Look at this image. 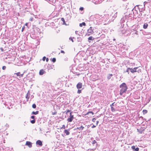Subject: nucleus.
Masks as SVG:
<instances>
[{"label":"nucleus","instance_id":"9b49d317","mask_svg":"<svg viewBox=\"0 0 151 151\" xmlns=\"http://www.w3.org/2000/svg\"><path fill=\"white\" fill-rule=\"evenodd\" d=\"M36 144L37 145H38L40 146H41L42 145V143L41 141L40 140H38L36 142Z\"/></svg>","mask_w":151,"mask_h":151},{"label":"nucleus","instance_id":"6e6552de","mask_svg":"<svg viewBox=\"0 0 151 151\" xmlns=\"http://www.w3.org/2000/svg\"><path fill=\"white\" fill-rule=\"evenodd\" d=\"M127 17L126 16H125L122 18L120 20V23L121 24L124 22L125 20L127 21Z\"/></svg>","mask_w":151,"mask_h":151},{"label":"nucleus","instance_id":"bf43d9fd","mask_svg":"<svg viewBox=\"0 0 151 151\" xmlns=\"http://www.w3.org/2000/svg\"><path fill=\"white\" fill-rule=\"evenodd\" d=\"M77 32H78V31H76L75 32H76V34H77Z\"/></svg>","mask_w":151,"mask_h":151},{"label":"nucleus","instance_id":"09e8293b","mask_svg":"<svg viewBox=\"0 0 151 151\" xmlns=\"http://www.w3.org/2000/svg\"><path fill=\"white\" fill-rule=\"evenodd\" d=\"M147 3V2L146 1H145L144 2V6H145V5Z\"/></svg>","mask_w":151,"mask_h":151},{"label":"nucleus","instance_id":"49530a36","mask_svg":"<svg viewBox=\"0 0 151 151\" xmlns=\"http://www.w3.org/2000/svg\"><path fill=\"white\" fill-rule=\"evenodd\" d=\"M96 119L95 118H93V119H92V121L94 122H95V121H96Z\"/></svg>","mask_w":151,"mask_h":151},{"label":"nucleus","instance_id":"423d86ee","mask_svg":"<svg viewBox=\"0 0 151 151\" xmlns=\"http://www.w3.org/2000/svg\"><path fill=\"white\" fill-rule=\"evenodd\" d=\"M78 126L79 127H77L76 129H78L79 130H83L84 128V127L83 126L82 123H80Z\"/></svg>","mask_w":151,"mask_h":151},{"label":"nucleus","instance_id":"680f3d73","mask_svg":"<svg viewBox=\"0 0 151 151\" xmlns=\"http://www.w3.org/2000/svg\"><path fill=\"white\" fill-rule=\"evenodd\" d=\"M122 0V1H126L127 0Z\"/></svg>","mask_w":151,"mask_h":151},{"label":"nucleus","instance_id":"a878e982","mask_svg":"<svg viewBox=\"0 0 151 151\" xmlns=\"http://www.w3.org/2000/svg\"><path fill=\"white\" fill-rule=\"evenodd\" d=\"M129 69V71H130L132 73H134V70L133 69H132V68H130V69Z\"/></svg>","mask_w":151,"mask_h":151},{"label":"nucleus","instance_id":"69168bd1","mask_svg":"<svg viewBox=\"0 0 151 151\" xmlns=\"http://www.w3.org/2000/svg\"><path fill=\"white\" fill-rule=\"evenodd\" d=\"M27 23H26V25H27Z\"/></svg>","mask_w":151,"mask_h":151},{"label":"nucleus","instance_id":"39448f33","mask_svg":"<svg viewBox=\"0 0 151 151\" xmlns=\"http://www.w3.org/2000/svg\"><path fill=\"white\" fill-rule=\"evenodd\" d=\"M72 112L70 113V116L67 119V121L68 122H72L74 119V116L72 114Z\"/></svg>","mask_w":151,"mask_h":151},{"label":"nucleus","instance_id":"dca6fc26","mask_svg":"<svg viewBox=\"0 0 151 151\" xmlns=\"http://www.w3.org/2000/svg\"><path fill=\"white\" fill-rule=\"evenodd\" d=\"M113 76V75L112 74H109L107 76L108 79H110L112 77V76Z\"/></svg>","mask_w":151,"mask_h":151},{"label":"nucleus","instance_id":"ddd939ff","mask_svg":"<svg viewBox=\"0 0 151 151\" xmlns=\"http://www.w3.org/2000/svg\"><path fill=\"white\" fill-rule=\"evenodd\" d=\"M24 72L22 74H21L20 72H18L17 73H15L17 76H20V77H22L23 76Z\"/></svg>","mask_w":151,"mask_h":151},{"label":"nucleus","instance_id":"0e129e2a","mask_svg":"<svg viewBox=\"0 0 151 151\" xmlns=\"http://www.w3.org/2000/svg\"><path fill=\"white\" fill-rule=\"evenodd\" d=\"M140 12H142V11H140Z\"/></svg>","mask_w":151,"mask_h":151},{"label":"nucleus","instance_id":"7c9ffc66","mask_svg":"<svg viewBox=\"0 0 151 151\" xmlns=\"http://www.w3.org/2000/svg\"><path fill=\"white\" fill-rule=\"evenodd\" d=\"M30 122L32 124H34L35 122V119H33V120H31Z\"/></svg>","mask_w":151,"mask_h":151},{"label":"nucleus","instance_id":"4468645a","mask_svg":"<svg viewBox=\"0 0 151 151\" xmlns=\"http://www.w3.org/2000/svg\"><path fill=\"white\" fill-rule=\"evenodd\" d=\"M45 73V72L43 69L40 70L39 72V74L40 75H42Z\"/></svg>","mask_w":151,"mask_h":151},{"label":"nucleus","instance_id":"72a5a7b5","mask_svg":"<svg viewBox=\"0 0 151 151\" xmlns=\"http://www.w3.org/2000/svg\"><path fill=\"white\" fill-rule=\"evenodd\" d=\"M83 9L84 8L83 7H81L79 9V10L81 11L83 10Z\"/></svg>","mask_w":151,"mask_h":151},{"label":"nucleus","instance_id":"cd10ccee","mask_svg":"<svg viewBox=\"0 0 151 151\" xmlns=\"http://www.w3.org/2000/svg\"><path fill=\"white\" fill-rule=\"evenodd\" d=\"M61 20L63 22V24H65V21L64 19L63 18H62L61 19Z\"/></svg>","mask_w":151,"mask_h":151},{"label":"nucleus","instance_id":"1a4fd4ad","mask_svg":"<svg viewBox=\"0 0 151 151\" xmlns=\"http://www.w3.org/2000/svg\"><path fill=\"white\" fill-rule=\"evenodd\" d=\"M111 15V17H112V19H112V21L117 17V12L115 13L114 14H113V13H112V14Z\"/></svg>","mask_w":151,"mask_h":151},{"label":"nucleus","instance_id":"4d7b16f0","mask_svg":"<svg viewBox=\"0 0 151 151\" xmlns=\"http://www.w3.org/2000/svg\"><path fill=\"white\" fill-rule=\"evenodd\" d=\"M121 85H126V84H125V83H123Z\"/></svg>","mask_w":151,"mask_h":151},{"label":"nucleus","instance_id":"bb28decb","mask_svg":"<svg viewBox=\"0 0 151 151\" xmlns=\"http://www.w3.org/2000/svg\"><path fill=\"white\" fill-rule=\"evenodd\" d=\"M82 86H76L77 88L78 89H80L82 88Z\"/></svg>","mask_w":151,"mask_h":151},{"label":"nucleus","instance_id":"de8ad7c7","mask_svg":"<svg viewBox=\"0 0 151 151\" xmlns=\"http://www.w3.org/2000/svg\"><path fill=\"white\" fill-rule=\"evenodd\" d=\"M82 83H81L79 82L77 84V85H82Z\"/></svg>","mask_w":151,"mask_h":151},{"label":"nucleus","instance_id":"2f4dec72","mask_svg":"<svg viewBox=\"0 0 151 151\" xmlns=\"http://www.w3.org/2000/svg\"><path fill=\"white\" fill-rule=\"evenodd\" d=\"M70 110H69L68 109V110H66L65 111V112H66V114H67L68 113V112H70Z\"/></svg>","mask_w":151,"mask_h":151},{"label":"nucleus","instance_id":"f257e3e1","mask_svg":"<svg viewBox=\"0 0 151 151\" xmlns=\"http://www.w3.org/2000/svg\"><path fill=\"white\" fill-rule=\"evenodd\" d=\"M91 19L93 21L96 25H99L102 23V17L98 14H96L91 17Z\"/></svg>","mask_w":151,"mask_h":151},{"label":"nucleus","instance_id":"79ce46f5","mask_svg":"<svg viewBox=\"0 0 151 151\" xmlns=\"http://www.w3.org/2000/svg\"><path fill=\"white\" fill-rule=\"evenodd\" d=\"M114 104L115 102L112 103V104L111 105V106H114Z\"/></svg>","mask_w":151,"mask_h":151},{"label":"nucleus","instance_id":"20e7f679","mask_svg":"<svg viewBox=\"0 0 151 151\" xmlns=\"http://www.w3.org/2000/svg\"><path fill=\"white\" fill-rule=\"evenodd\" d=\"M58 84L62 85H66L67 83H66V81L65 80L63 81V78H60L58 80Z\"/></svg>","mask_w":151,"mask_h":151},{"label":"nucleus","instance_id":"412c9836","mask_svg":"<svg viewBox=\"0 0 151 151\" xmlns=\"http://www.w3.org/2000/svg\"><path fill=\"white\" fill-rule=\"evenodd\" d=\"M111 111L112 112H114L115 111V109L114 108L113 106H111Z\"/></svg>","mask_w":151,"mask_h":151},{"label":"nucleus","instance_id":"5701e85b","mask_svg":"<svg viewBox=\"0 0 151 151\" xmlns=\"http://www.w3.org/2000/svg\"><path fill=\"white\" fill-rule=\"evenodd\" d=\"M137 68H137H137H133V69L134 70V72H136L137 71H139V70H137Z\"/></svg>","mask_w":151,"mask_h":151},{"label":"nucleus","instance_id":"f704fd0d","mask_svg":"<svg viewBox=\"0 0 151 151\" xmlns=\"http://www.w3.org/2000/svg\"><path fill=\"white\" fill-rule=\"evenodd\" d=\"M77 39H79V40H78V42H79V41L80 42L81 41V38H80V37H78L77 38Z\"/></svg>","mask_w":151,"mask_h":151},{"label":"nucleus","instance_id":"4be33fe9","mask_svg":"<svg viewBox=\"0 0 151 151\" xmlns=\"http://www.w3.org/2000/svg\"><path fill=\"white\" fill-rule=\"evenodd\" d=\"M93 39V37L92 36H90L88 38V40H92Z\"/></svg>","mask_w":151,"mask_h":151},{"label":"nucleus","instance_id":"aec40b11","mask_svg":"<svg viewBox=\"0 0 151 151\" xmlns=\"http://www.w3.org/2000/svg\"><path fill=\"white\" fill-rule=\"evenodd\" d=\"M83 25V26H85L86 25V23L85 22H82L80 24L79 26L80 27H82Z\"/></svg>","mask_w":151,"mask_h":151},{"label":"nucleus","instance_id":"13d9d810","mask_svg":"<svg viewBox=\"0 0 151 151\" xmlns=\"http://www.w3.org/2000/svg\"><path fill=\"white\" fill-rule=\"evenodd\" d=\"M98 123H99V121H97V122H96V124H97V125Z\"/></svg>","mask_w":151,"mask_h":151},{"label":"nucleus","instance_id":"f03ea898","mask_svg":"<svg viewBox=\"0 0 151 151\" xmlns=\"http://www.w3.org/2000/svg\"><path fill=\"white\" fill-rule=\"evenodd\" d=\"M111 15L109 14L105 15L104 17H102V23H104V24H108L112 21V19H111Z\"/></svg>","mask_w":151,"mask_h":151},{"label":"nucleus","instance_id":"473e14b6","mask_svg":"<svg viewBox=\"0 0 151 151\" xmlns=\"http://www.w3.org/2000/svg\"><path fill=\"white\" fill-rule=\"evenodd\" d=\"M82 90L78 89V91L77 93L79 94L81 93V91Z\"/></svg>","mask_w":151,"mask_h":151},{"label":"nucleus","instance_id":"864d4df0","mask_svg":"<svg viewBox=\"0 0 151 151\" xmlns=\"http://www.w3.org/2000/svg\"><path fill=\"white\" fill-rule=\"evenodd\" d=\"M61 52L62 53H65L64 51L63 50H61Z\"/></svg>","mask_w":151,"mask_h":151},{"label":"nucleus","instance_id":"052dcab7","mask_svg":"<svg viewBox=\"0 0 151 151\" xmlns=\"http://www.w3.org/2000/svg\"><path fill=\"white\" fill-rule=\"evenodd\" d=\"M140 118H143V117H142V116H140Z\"/></svg>","mask_w":151,"mask_h":151},{"label":"nucleus","instance_id":"9d476101","mask_svg":"<svg viewBox=\"0 0 151 151\" xmlns=\"http://www.w3.org/2000/svg\"><path fill=\"white\" fill-rule=\"evenodd\" d=\"M26 145H27L29 147H32L31 142L29 141H27L26 142Z\"/></svg>","mask_w":151,"mask_h":151},{"label":"nucleus","instance_id":"3c124183","mask_svg":"<svg viewBox=\"0 0 151 151\" xmlns=\"http://www.w3.org/2000/svg\"><path fill=\"white\" fill-rule=\"evenodd\" d=\"M96 127V126L93 125V126H92L91 127V128H94V127Z\"/></svg>","mask_w":151,"mask_h":151},{"label":"nucleus","instance_id":"37998d69","mask_svg":"<svg viewBox=\"0 0 151 151\" xmlns=\"http://www.w3.org/2000/svg\"><path fill=\"white\" fill-rule=\"evenodd\" d=\"M2 68L3 70H4L6 68V67L5 66H3Z\"/></svg>","mask_w":151,"mask_h":151},{"label":"nucleus","instance_id":"393cba45","mask_svg":"<svg viewBox=\"0 0 151 151\" xmlns=\"http://www.w3.org/2000/svg\"><path fill=\"white\" fill-rule=\"evenodd\" d=\"M147 112V111L146 110H143V112L144 114H146Z\"/></svg>","mask_w":151,"mask_h":151},{"label":"nucleus","instance_id":"a18cd8bd","mask_svg":"<svg viewBox=\"0 0 151 151\" xmlns=\"http://www.w3.org/2000/svg\"><path fill=\"white\" fill-rule=\"evenodd\" d=\"M69 40H71L73 42H74L73 40V39L71 37H70L69 38Z\"/></svg>","mask_w":151,"mask_h":151},{"label":"nucleus","instance_id":"4c0bfd02","mask_svg":"<svg viewBox=\"0 0 151 151\" xmlns=\"http://www.w3.org/2000/svg\"><path fill=\"white\" fill-rule=\"evenodd\" d=\"M33 19V18L31 17L29 19V21H32Z\"/></svg>","mask_w":151,"mask_h":151},{"label":"nucleus","instance_id":"a211bd4d","mask_svg":"<svg viewBox=\"0 0 151 151\" xmlns=\"http://www.w3.org/2000/svg\"><path fill=\"white\" fill-rule=\"evenodd\" d=\"M39 113V111H36L35 112L33 111L32 113V114H34V115H37Z\"/></svg>","mask_w":151,"mask_h":151},{"label":"nucleus","instance_id":"e433bc0d","mask_svg":"<svg viewBox=\"0 0 151 151\" xmlns=\"http://www.w3.org/2000/svg\"><path fill=\"white\" fill-rule=\"evenodd\" d=\"M132 148L133 150H135V146H133L132 147Z\"/></svg>","mask_w":151,"mask_h":151},{"label":"nucleus","instance_id":"ea45409f","mask_svg":"<svg viewBox=\"0 0 151 151\" xmlns=\"http://www.w3.org/2000/svg\"><path fill=\"white\" fill-rule=\"evenodd\" d=\"M46 59V58L44 56V57L43 58H42V60L43 61H45V60Z\"/></svg>","mask_w":151,"mask_h":151},{"label":"nucleus","instance_id":"58836bf2","mask_svg":"<svg viewBox=\"0 0 151 151\" xmlns=\"http://www.w3.org/2000/svg\"><path fill=\"white\" fill-rule=\"evenodd\" d=\"M61 128L65 129V126L64 125H63Z\"/></svg>","mask_w":151,"mask_h":151},{"label":"nucleus","instance_id":"7ed1b4c3","mask_svg":"<svg viewBox=\"0 0 151 151\" xmlns=\"http://www.w3.org/2000/svg\"><path fill=\"white\" fill-rule=\"evenodd\" d=\"M120 87L121 88L120 90V94L122 95L123 93L125 92L127 89L126 86H120Z\"/></svg>","mask_w":151,"mask_h":151},{"label":"nucleus","instance_id":"c85d7f7f","mask_svg":"<svg viewBox=\"0 0 151 151\" xmlns=\"http://www.w3.org/2000/svg\"><path fill=\"white\" fill-rule=\"evenodd\" d=\"M36 107V105L35 104H33L32 105V107L33 108L35 109Z\"/></svg>","mask_w":151,"mask_h":151},{"label":"nucleus","instance_id":"a19ab883","mask_svg":"<svg viewBox=\"0 0 151 151\" xmlns=\"http://www.w3.org/2000/svg\"><path fill=\"white\" fill-rule=\"evenodd\" d=\"M129 69H130V68H128L126 72H129Z\"/></svg>","mask_w":151,"mask_h":151},{"label":"nucleus","instance_id":"e2e57ef3","mask_svg":"<svg viewBox=\"0 0 151 151\" xmlns=\"http://www.w3.org/2000/svg\"><path fill=\"white\" fill-rule=\"evenodd\" d=\"M101 1H99V3H101Z\"/></svg>","mask_w":151,"mask_h":151},{"label":"nucleus","instance_id":"8fccbe9b","mask_svg":"<svg viewBox=\"0 0 151 151\" xmlns=\"http://www.w3.org/2000/svg\"><path fill=\"white\" fill-rule=\"evenodd\" d=\"M0 50L2 51L3 52L4 51V49L2 48H0Z\"/></svg>","mask_w":151,"mask_h":151},{"label":"nucleus","instance_id":"6e6d98bb","mask_svg":"<svg viewBox=\"0 0 151 151\" xmlns=\"http://www.w3.org/2000/svg\"><path fill=\"white\" fill-rule=\"evenodd\" d=\"M24 30V27H23L22 28V31H23V30Z\"/></svg>","mask_w":151,"mask_h":151},{"label":"nucleus","instance_id":"c9c22d12","mask_svg":"<svg viewBox=\"0 0 151 151\" xmlns=\"http://www.w3.org/2000/svg\"><path fill=\"white\" fill-rule=\"evenodd\" d=\"M139 148L138 147H137L135 148V151H138L139 150Z\"/></svg>","mask_w":151,"mask_h":151},{"label":"nucleus","instance_id":"603ef678","mask_svg":"<svg viewBox=\"0 0 151 151\" xmlns=\"http://www.w3.org/2000/svg\"><path fill=\"white\" fill-rule=\"evenodd\" d=\"M46 62H48L49 60V59L48 58H47L46 59Z\"/></svg>","mask_w":151,"mask_h":151},{"label":"nucleus","instance_id":"0eeeda50","mask_svg":"<svg viewBox=\"0 0 151 151\" xmlns=\"http://www.w3.org/2000/svg\"><path fill=\"white\" fill-rule=\"evenodd\" d=\"M93 32V30L92 29V27H91L88 30L87 34L88 35H90L92 34Z\"/></svg>","mask_w":151,"mask_h":151},{"label":"nucleus","instance_id":"b1692460","mask_svg":"<svg viewBox=\"0 0 151 151\" xmlns=\"http://www.w3.org/2000/svg\"><path fill=\"white\" fill-rule=\"evenodd\" d=\"M25 97L27 99V100L29 99V96H28V92L26 95Z\"/></svg>","mask_w":151,"mask_h":151},{"label":"nucleus","instance_id":"6ab92c4d","mask_svg":"<svg viewBox=\"0 0 151 151\" xmlns=\"http://www.w3.org/2000/svg\"><path fill=\"white\" fill-rule=\"evenodd\" d=\"M92 144L94 145V144H96V147L97 146V143L96 142V140H94L92 142Z\"/></svg>","mask_w":151,"mask_h":151},{"label":"nucleus","instance_id":"f3484780","mask_svg":"<svg viewBox=\"0 0 151 151\" xmlns=\"http://www.w3.org/2000/svg\"><path fill=\"white\" fill-rule=\"evenodd\" d=\"M148 26V24L147 23H145L143 25V28L145 29H146L147 28Z\"/></svg>","mask_w":151,"mask_h":151},{"label":"nucleus","instance_id":"c03bdc74","mask_svg":"<svg viewBox=\"0 0 151 151\" xmlns=\"http://www.w3.org/2000/svg\"><path fill=\"white\" fill-rule=\"evenodd\" d=\"M35 118V116H31V118L32 119H34Z\"/></svg>","mask_w":151,"mask_h":151},{"label":"nucleus","instance_id":"2eb2a0df","mask_svg":"<svg viewBox=\"0 0 151 151\" xmlns=\"http://www.w3.org/2000/svg\"><path fill=\"white\" fill-rule=\"evenodd\" d=\"M69 129H66L64 131V132L66 134V135H69L70 134V132H69Z\"/></svg>","mask_w":151,"mask_h":151},{"label":"nucleus","instance_id":"c756f323","mask_svg":"<svg viewBox=\"0 0 151 151\" xmlns=\"http://www.w3.org/2000/svg\"><path fill=\"white\" fill-rule=\"evenodd\" d=\"M52 60L53 62L55 63L56 61V59L55 58H53L52 59Z\"/></svg>","mask_w":151,"mask_h":151},{"label":"nucleus","instance_id":"5fc2aeb1","mask_svg":"<svg viewBox=\"0 0 151 151\" xmlns=\"http://www.w3.org/2000/svg\"><path fill=\"white\" fill-rule=\"evenodd\" d=\"M88 113H92L93 114V113L92 111H89V112L88 113Z\"/></svg>","mask_w":151,"mask_h":151},{"label":"nucleus","instance_id":"f8f14e48","mask_svg":"<svg viewBox=\"0 0 151 151\" xmlns=\"http://www.w3.org/2000/svg\"><path fill=\"white\" fill-rule=\"evenodd\" d=\"M132 34L133 35H134V34L136 35L137 36V37L138 36V31H137V30H133V31H132Z\"/></svg>","mask_w":151,"mask_h":151}]
</instances>
